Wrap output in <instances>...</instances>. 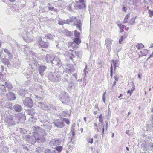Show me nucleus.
Instances as JSON below:
<instances>
[{"label":"nucleus","instance_id":"13","mask_svg":"<svg viewBox=\"0 0 153 153\" xmlns=\"http://www.w3.org/2000/svg\"><path fill=\"white\" fill-rule=\"evenodd\" d=\"M14 109L16 112H20L22 110V108L20 105H16L14 106Z\"/></svg>","mask_w":153,"mask_h":153},{"label":"nucleus","instance_id":"14","mask_svg":"<svg viewBox=\"0 0 153 153\" xmlns=\"http://www.w3.org/2000/svg\"><path fill=\"white\" fill-rule=\"evenodd\" d=\"M130 13H129L127 14L125 16L124 20L123 21V22L124 23H126L128 22L129 18L130 17Z\"/></svg>","mask_w":153,"mask_h":153},{"label":"nucleus","instance_id":"23","mask_svg":"<svg viewBox=\"0 0 153 153\" xmlns=\"http://www.w3.org/2000/svg\"><path fill=\"white\" fill-rule=\"evenodd\" d=\"M56 140H53L50 141V144L51 146L57 145V144L56 143Z\"/></svg>","mask_w":153,"mask_h":153},{"label":"nucleus","instance_id":"44","mask_svg":"<svg viewBox=\"0 0 153 153\" xmlns=\"http://www.w3.org/2000/svg\"><path fill=\"white\" fill-rule=\"evenodd\" d=\"M11 2H13L15 1V0H8Z\"/></svg>","mask_w":153,"mask_h":153},{"label":"nucleus","instance_id":"36","mask_svg":"<svg viewBox=\"0 0 153 153\" xmlns=\"http://www.w3.org/2000/svg\"><path fill=\"white\" fill-rule=\"evenodd\" d=\"M4 51L5 53H7L8 54H10L9 50L7 49H4Z\"/></svg>","mask_w":153,"mask_h":153},{"label":"nucleus","instance_id":"7","mask_svg":"<svg viewBox=\"0 0 153 153\" xmlns=\"http://www.w3.org/2000/svg\"><path fill=\"white\" fill-rule=\"evenodd\" d=\"M112 41L110 38H107L105 40V45L106 46L108 51H110L112 45Z\"/></svg>","mask_w":153,"mask_h":153},{"label":"nucleus","instance_id":"15","mask_svg":"<svg viewBox=\"0 0 153 153\" xmlns=\"http://www.w3.org/2000/svg\"><path fill=\"white\" fill-rule=\"evenodd\" d=\"M54 61V62H55V63L56 64V65L57 66H60L61 65L62 62L59 59L56 58L55 59V60Z\"/></svg>","mask_w":153,"mask_h":153},{"label":"nucleus","instance_id":"62","mask_svg":"<svg viewBox=\"0 0 153 153\" xmlns=\"http://www.w3.org/2000/svg\"><path fill=\"white\" fill-rule=\"evenodd\" d=\"M74 75H76V74H74Z\"/></svg>","mask_w":153,"mask_h":153},{"label":"nucleus","instance_id":"60","mask_svg":"<svg viewBox=\"0 0 153 153\" xmlns=\"http://www.w3.org/2000/svg\"><path fill=\"white\" fill-rule=\"evenodd\" d=\"M59 25H60L62 24H61V23H60V22L59 23Z\"/></svg>","mask_w":153,"mask_h":153},{"label":"nucleus","instance_id":"2","mask_svg":"<svg viewBox=\"0 0 153 153\" xmlns=\"http://www.w3.org/2000/svg\"><path fill=\"white\" fill-rule=\"evenodd\" d=\"M36 44L39 48H47L49 46V43L48 42L43 40L42 36L39 37Z\"/></svg>","mask_w":153,"mask_h":153},{"label":"nucleus","instance_id":"17","mask_svg":"<svg viewBox=\"0 0 153 153\" xmlns=\"http://www.w3.org/2000/svg\"><path fill=\"white\" fill-rule=\"evenodd\" d=\"M45 37L46 39L52 40L53 39L52 36L49 33H47L45 35Z\"/></svg>","mask_w":153,"mask_h":153},{"label":"nucleus","instance_id":"24","mask_svg":"<svg viewBox=\"0 0 153 153\" xmlns=\"http://www.w3.org/2000/svg\"><path fill=\"white\" fill-rule=\"evenodd\" d=\"M71 47H72V49H70L69 50V51L71 52H73V51L75 49H76L78 48V46L76 45H75L74 46L73 45H72Z\"/></svg>","mask_w":153,"mask_h":153},{"label":"nucleus","instance_id":"56","mask_svg":"<svg viewBox=\"0 0 153 153\" xmlns=\"http://www.w3.org/2000/svg\"><path fill=\"white\" fill-rule=\"evenodd\" d=\"M77 7L80 8H81V6H80H80L77 5Z\"/></svg>","mask_w":153,"mask_h":153},{"label":"nucleus","instance_id":"19","mask_svg":"<svg viewBox=\"0 0 153 153\" xmlns=\"http://www.w3.org/2000/svg\"><path fill=\"white\" fill-rule=\"evenodd\" d=\"M2 62L4 65H8L9 64V60L8 59L4 58L2 59Z\"/></svg>","mask_w":153,"mask_h":153},{"label":"nucleus","instance_id":"45","mask_svg":"<svg viewBox=\"0 0 153 153\" xmlns=\"http://www.w3.org/2000/svg\"><path fill=\"white\" fill-rule=\"evenodd\" d=\"M153 57V55H152V54H151L150 56H149L148 58V59H149V58H150L151 57Z\"/></svg>","mask_w":153,"mask_h":153},{"label":"nucleus","instance_id":"10","mask_svg":"<svg viewBox=\"0 0 153 153\" xmlns=\"http://www.w3.org/2000/svg\"><path fill=\"white\" fill-rule=\"evenodd\" d=\"M148 51L147 49H142L139 53V57L146 56L148 53Z\"/></svg>","mask_w":153,"mask_h":153},{"label":"nucleus","instance_id":"51","mask_svg":"<svg viewBox=\"0 0 153 153\" xmlns=\"http://www.w3.org/2000/svg\"><path fill=\"white\" fill-rule=\"evenodd\" d=\"M126 149L128 151L129 150V148L128 147H126Z\"/></svg>","mask_w":153,"mask_h":153},{"label":"nucleus","instance_id":"8","mask_svg":"<svg viewBox=\"0 0 153 153\" xmlns=\"http://www.w3.org/2000/svg\"><path fill=\"white\" fill-rule=\"evenodd\" d=\"M117 25L120 28V33H122L124 32L123 28H124L126 31H128L129 29L128 27H127L124 25H122L121 23L118 24Z\"/></svg>","mask_w":153,"mask_h":153},{"label":"nucleus","instance_id":"27","mask_svg":"<svg viewBox=\"0 0 153 153\" xmlns=\"http://www.w3.org/2000/svg\"><path fill=\"white\" fill-rule=\"evenodd\" d=\"M99 121L101 123L103 122V116L101 114L99 115Z\"/></svg>","mask_w":153,"mask_h":153},{"label":"nucleus","instance_id":"31","mask_svg":"<svg viewBox=\"0 0 153 153\" xmlns=\"http://www.w3.org/2000/svg\"><path fill=\"white\" fill-rule=\"evenodd\" d=\"M124 39V38L123 36H121L120 37V39H119V43L120 44H121L122 43V42Z\"/></svg>","mask_w":153,"mask_h":153},{"label":"nucleus","instance_id":"53","mask_svg":"<svg viewBox=\"0 0 153 153\" xmlns=\"http://www.w3.org/2000/svg\"><path fill=\"white\" fill-rule=\"evenodd\" d=\"M74 52L76 54H78L79 53L78 52L75 51Z\"/></svg>","mask_w":153,"mask_h":153},{"label":"nucleus","instance_id":"46","mask_svg":"<svg viewBox=\"0 0 153 153\" xmlns=\"http://www.w3.org/2000/svg\"><path fill=\"white\" fill-rule=\"evenodd\" d=\"M94 126L95 127H98V125L96 123H94Z\"/></svg>","mask_w":153,"mask_h":153},{"label":"nucleus","instance_id":"58","mask_svg":"<svg viewBox=\"0 0 153 153\" xmlns=\"http://www.w3.org/2000/svg\"><path fill=\"white\" fill-rule=\"evenodd\" d=\"M152 119L153 120V114H152Z\"/></svg>","mask_w":153,"mask_h":153},{"label":"nucleus","instance_id":"48","mask_svg":"<svg viewBox=\"0 0 153 153\" xmlns=\"http://www.w3.org/2000/svg\"><path fill=\"white\" fill-rule=\"evenodd\" d=\"M123 96V94H120V95L118 97V98H120L121 97H122Z\"/></svg>","mask_w":153,"mask_h":153},{"label":"nucleus","instance_id":"1","mask_svg":"<svg viewBox=\"0 0 153 153\" xmlns=\"http://www.w3.org/2000/svg\"><path fill=\"white\" fill-rule=\"evenodd\" d=\"M65 23L68 24L73 23V26H76L80 31H81L82 30L81 26L82 24L81 21L77 19L76 17L75 16H72L67 19Z\"/></svg>","mask_w":153,"mask_h":153},{"label":"nucleus","instance_id":"18","mask_svg":"<svg viewBox=\"0 0 153 153\" xmlns=\"http://www.w3.org/2000/svg\"><path fill=\"white\" fill-rule=\"evenodd\" d=\"M55 149L58 151V153H60L62 150L63 147L61 146H56L55 148Z\"/></svg>","mask_w":153,"mask_h":153},{"label":"nucleus","instance_id":"26","mask_svg":"<svg viewBox=\"0 0 153 153\" xmlns=\"http://www.w3.org/2000/svg\"><path fill=\"white\" fill-rule=\"evenodd\" d=\"M74 36L76 37H79L80 35V33L77 31L76 30H75L74 31Z\"/></svg>","mask_w":153,"mask_h":153},{"label":"nucleus","instance_id":"35","mask_svg":"<svg viewBox=\"0 0 153 153\" xmlns=\"http://www.w3.org/2000/svg\"><path fill=\"white\" fill-rule=\"evenodd\" d=\"M114 79H115V81H117L119 79V77L117 75H115L114 76Z\"/></svg>","mask_w":153,"mask_h":153},{"label":"nucleus","instance_id":"9","mask_svg":"<svg viewBox=\"0 0 153 153\" xmlns=\"http://www.w3.org/2000/svg\"><path fill=\"white\" fill-rule=\"evenodd\" d=\"M73 53V52H70L69 51H66L65 54L66 56L72 61H73V58L74 57V56Z\"/></svg>","mask_w":153,"mask_h":153},{"label":"nucleus","instance_id":"57","mask_svg":"<svg viewBox=\"0 0 153 153\" xmlns=\"http://www.w3.org/2000/svg\"><path fill=\"white\" fill-rule=\"evenodd\" d=\"M1 47V42H0V48Z\"/></svg>","mask_w":153,"mask_h":153},{"label":"nucleus","instance_id":"59","mask_svg":"<svg viewBox=\"0 0 153 153\" xmlns=\"http://www.w3.org/2000/svg\"><path fill=\"white\" fill-rule=\"evenodd\" d=\"M97 131H99V129H98V128H97Z\"/></svg>","mask_w":153,"mask_h":153},{"label":"nucleus","instance_id":"29","mask_svg":"<svg viewBox=\"0 0 153 153\" xmlns=\"http://www.w3.org/2000/svg\"><path fill=\"white\" fill-rule=\"evenodd\" d=\"M10 96H11L12 97H13V98H10V100H15V99L16 97L15 96V94H14L11 93L10 94Z\"/></svg>","mask_w":153,"mask_h":153},{"label":"nucleus","instance_id":"52","mask_svg":"<svg viewBox=\"0 0 153 153\" xmlns=\"http://www.w3.org/2000/svg\"><path fill=\"white\" fill-rule=\"evenodd\" d=\"M108 123H107L106 124V129H107V128H108Z\"/></svg>","mask_w":153,"mask_h":153},{"label":"nucleus","instance_id":"28","mask_svg":"<svg viewBox=\"0 0 153 153\" xmlns=\"http://www.w3.org/2000/svg\"><path fill=\"white\" fill-rule=\"evenodd\" d=\"M110 76L111 78H112L113 77V66L112 64H111L110 68Z\"/></svg>","mask_w":153,"mask_h":153},{"label":"nucleus","instance_id":"43","mask_svg":"<svg viewBox=\"0 0 153 153\" xmlns=\"http://www.w3.org/2000/svg\"><path fill=\"white\" fill-rule=\"evenodd\" d=\"M104 126H103V128H102V132L103 134H104Z\"/></svg>","mask_w":153,"mask_h":153},{"label":"nucleus","instance_id":"50","mask_svg":"<svg viewBox=\"0 0 153 153\" xmlns=\"http://www.w3.org/2000/svg\"><path fill=\"white\" fill-rule=\"evenodd\" d=\"M72 134L73 136H74L75 134V133L74 132H73L72 133Z\"/></svg>","mask_w":153,"mask_h":153},{"label":"nucleus","instance_id":"61","mask_svg":"<svg viewBox=\"0 0 153 153\" xmlns=\"http://www.w3.org/2000/svg\"><path fill=\"white\" fill-rule=\"evenodd\" d=\"M112 135H113V136H114V134H112Z\"/></svg>","mask_w":153,"mask_h":153},{"label":"nucleus","instance_id":"54","mask_svg":"<svg viewBox=\"0 0 153 153\" xmlns=\"http://www.w3.org/2000/svg\"><path fill=\"white\" fill-rule=\"evenodd\" d=\"M131 114V112L129 111L128 112V115L129 116V115H130Z\"/></svg>","mask_w":153,"mask_h":153},{"label":"nucleus","instance_id":"49","mask_svg":"<svg viewBox=\"0 0 153 153\" xmlns=\"http://www.w3.org/2000/svg\"><path fill=\"white\" fill-rule=\"evenodd\" d=\"M97 113V111H95L94 112V114L95 115H96Z\"/></svg>","mask_w":153,"mask_h":153},{"label":"nucleus","instance_id":"21","mask_svg":"<svg viewBox=\"0 0 153 153\" xmlns=\"http://www.w3.org/2000/svg\"><path fill=\"white\" fill-rule=\"evenodd\" d=\"M112 62L113 63V66L114 67V72H115L116 71V65L118 64V61L117 60H112Z\"/></svg>","mask_w":153,"mask_h":153},{"label":"nucleus","instance_id":"34","mask_svg":"<svg viewBox=\"0 0 153 153\" xmlns=\"http://www.w3.org/2000/svg\"><path fill=\"white\" fill-rule=\"evenodd\" d=\"M106 93V92H105L103 93V98H102L103 100L105 103V95Z\"/></svg>","mask_w":153,"mask_h":153},{"label":"nucleus","instance_id":"16","mask_svg":"<svg viewBox=\"0 0 153 153\" xmlns=\"http://www.w3.org/2000/svg\"><path fill=\"white\" fill-rule=\"evenodd\" d=\"M136 48H137L138 50L142 49L144 48V45L141 43H138L136 45Z\"/></svg>","mask_w":153,"mask_h":153},{"label":"nucleus","instance_id":"11","mask_svg":"<svg viewBox=\"0 0 153 153\" xmlns=\"http://www.w3.org/2000/svg\"><path fill=\"white\" fill-rule=\"evenodd\" d=\"M46 67L45 65H40L39 67L38 71L42 75L44 71L46 69Z\"/></svg>","mask_w":153,"mask_h":153},{"label":"nucleus","instance_id":"3","mask_svg":"<svg viewBox=\"0 0 153 153\" xmlns=\"http://www.w3.org/2000/svg\"><path fill=\"white\" fill-rule=\"evenodd\" d=\"M23 103L25 106L29 108H31L33 105L32 99L28 97L25 99L23 102Z\"/></svg>","mask_w":153,"mask_h":153},{"label":"nucleus","instance_id":"47","mask_svg":"<svg viewBox=\"0 0 153 153\" xmlns=\"http://www.w3.org/2000/svg\"><path fill=\"white\" fill-rule=\"evenodd\" d=\"M84 120L85 121V122H86L87 120H86V117H84L83 118Z\"/></svg>","mask_w":153,"mask_h":153},{"label":"nucleus","instance_id":"32","mask_svg":"<svg viewBox=\"0 0 153 153\" xmlns=\"http://www.w3.org/2000/svg\"><path fill=\"white\" fill-rule=\"evenodd\" d=\"M149 16L152 17L153 16V11H151L150 10H149Z\"/></svg>","mask_w":153,"mask_h":153},{"label":"nucleus","instance_id":"39","mask_svg":"<svg viewBox=\"0 0 153 153\" xmlns=\"http://www.w3.org/2000/svg\"><path fill=\"white\" fill-rule=\"evenodd\" d=\"M128 36V34L127 33H124V36L123 37L124 38H125L127 37V36Z\"/></svg>","mask_w":153,"mask_h":153},{"label":"nucleus","instance_id":"42","mask_svg":"<svg viewBox=\"0 0 153 153\" xmlns=\"http://www.w3.org/2000/svg\"><path fill=\"white\" fill-rule=\"evenodd\" d=\"M94 137L96 139H97V135L96 134L94 136Z\"/></svg>","mask_w":153,"mask_h":153},{"label":"nucleus","instance_id":"6","mask_svg":"<svg viewBox=\"0 0 153 153\" xmlns=\"http://www.w3.org/2000/svg\"><path fill=\"white\" fill-rule=\"evenodd\" d=\"M54 124L56 126L59 128H62L65 125L63 122L59 119L56 120L54 123Z\"/></svg>","mask_w":153,"mask_h":153},{"label":"nucleus","instance_id":"12","mask_svg":"<svg viewBox=\"0 0 153 153\" xmlns=\"http://www.w3.org/2000/svg\"><path fill=\"white\" fill-rule=\"evenodd\" d=\"M137 16L135 17H132L131 18L129 21L128 22V24L129 25H133L135 23V19L136 18Z\"/></svg>","mask_w":153,"mask_h":153},{"label":"nucleus","instance_id":"33","mask_svg":"<svg viewBox=\"0 0 153 153\" xmlns=\"http://www.w3.org/2000/svg\"><path fill=\"white\" fill-rule=\"evenodd\" d=\"M79 2L83 4V3L84 2V0H79V1H76L75 3L78 5Z\"/></svg>","mask_w":153,"mask_h":153},{"label":"nucleus","instance_id":"20","mask_svg":"<svg viewBox=\"0 0 153 153\" xmlns=\"http://www.w3.org/2000/svg\"><path fill=\"white\" fill-rule=\"evenodd\" d=\"M135 89V86H134L131 88V90H128L127 92V93L128 94H129V96H131L133 93V91Z\"/></svg>","mask_w":153,"mask_h":153},{"label":"nucleus","instance_id":"30","mask_svg":"<svg viewBox=\"0 0 153 153\" xmlns=\"http://www.w3.org/2000/svg\"><path fill=\"white\" fill-rule=\"evenodd\" d=\"M93 139L92 138H89L87 140V141L88 143H90L91 144H92L93 143Z\"/></svg>","mask_w":153,"mask_h":153},{"label":"nucleus","instance_id":"5","mask_svg":"<svg viewBox=\"0 0 153 153\" xmlns=\"http://www.w3.org/2000/svg\"><path fill=\"white\" fill-rule=\"evenodd\" d=\"M81 42V40L78 37L74 38L73 39V42H69L68 43V47L70 48L73 45L74 43H76V45H79Z\"/></svg>","mask_w":153,"mask_h":153},{"label":"nucleus","instance_id":"37","mask_svg":"<svg viewBox=\"0 0 153 153\" xmlns=\"http://www.w3.org/2000/svg\"><path fill=\"white\" fill-rule=\"evenodd\" d=\"M48 8L49 10L52 11L53 10L54 7L50 6L48 7Z\"/></svg>","mask_w":153,"mask_h":153},{"label":"nucleus","instance_id":"41","mask_svg":"<svg viewBox=\"0 0 153 153\" xmlns=\"http://www.w3.org/2000/svg\"><path fill=\"white\" fill-rule=\"evenodd\" d=\"M123 10L125 11H126V10H127V9L126 8V7H124L123 8Z\"/></svg>","mask_w":153,"mask_h":153},{"label":"nucleus","instance_id":"55","mask_svg":"<svg viewBox=\"0 0 153 153\" xmlns=\"http://www.w3.org/2000/svg\"><path fill=\"white\" fill-rule=\"evenodd\" d=\"M151 111L153 113V108H152Z\"/></svg>","mask_w":153,"mask_h":153},{"label":"nucleus","instance_id":"38","mask_svg":"<svg viewBox=\"0 0 153 153\" xmlns=\"http://www.w3.org/2000/svg\"><path fill=\"white\" fill-rule=\"evenodd\" d=\"M116 81H114L113 83L112 86V88H113L115 86V85H116Z\"/></svg>","mask_w":153,"mask_h":153},{"label":"nucleus","instance_id":"40","mask_svg":"<svg viewBox=\"0 0 153 153\" xmlns=\"http://www.w3.org/2000/svg\"><path fill=\"white\" fill-rule=\"evenodd\" d=\"M142 76V75L140 74H139L138 75V77L139 78V79H141V76Z\"/></svg>","mask_w":153,"mask_h":153},{"label":"nucleus","instance_id":"4","mask_svg":"<svg viewBox=\"0 0 153 153\" xmlns=\"http://www.w3.org/2000/svg\"><path fill=\"white\" fill-rule=\"evenodd\" d=\"M55 57L52 54H47L45 57V60L47 63H51L52 65L54 63L53 61L55 59Z\"/></svg>","mask_w":153,"mask_h":153},{"label":"nucleus","instance_id":"25","mask_svg":"<svg viewBox=\"0 0 153 153\" xmlns=\"http://www.w3.org/2000/svg\"><path fill=\"white\" fill-rule=\"evenodd\" d=\"M62 119L63 121L67 125H69L70 124V120L68 119L63 118Z\"/></svg>","mask_w":153,"mask_h":153},{"label":"nucleus","instance_id":"22","mask_svg":"<svg viewBox=\"0 0 153 153\" xmlns=\"http://www.w3.org/2000/svg\"><path fill=\"white\" fill-rule=\"evenodd\" d=\"M45 153H56L55 150H51L49 149H46L44 151Z\"/></svg>","mask_w":153,"mask_h":153}]
</instances>
